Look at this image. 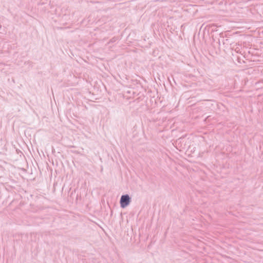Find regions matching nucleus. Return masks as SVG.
<instances>
[{
	"instance_id": "f257e3e1",
	"label": "nucleus",
	"mask_w": 263,
	"mask_h": 263,
	"mask_svg": "<svg viewBox=\"0 0 263 263\" xmlns=\"http://www.w3.org/2000/svg\"><path fill=\"white\" fill-rule=\"evenodd\" d=\"M130 202V198L127 195H123L120 200L121 206L123 208L126 207Z\"/></svg>"
}]
</instances>
